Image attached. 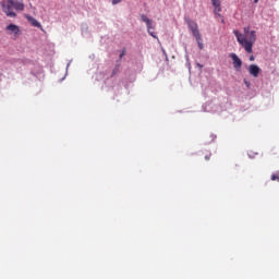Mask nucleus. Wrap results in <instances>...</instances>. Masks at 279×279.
I'll list each match as a JSON object with an SVG mask.
<instances>
[{
	"label": "nucleus",
	"mask_w": 279,
	"mask_h": 279,
	"mask_svg": "<svg viewBox=\"0 0 279 279\" xmlns=\"http://www.w3.org/2000/svg\"><path fill=\"white\" fill-rule=\"evenodd\" d=\"M233 34L246 53H252V48L254 47V43H256V31H250V27H244V34H241L239 31H233Z\"/></svg>",
	"instance_id": "obj_1"
},
{
	"label": "nucleus",
	"mask_w": 279,
	"mask_h": 279,
	"mask_svg": "<svg viewBox=\"0 0 279 279\" xmlns=\"http://www.w3.org/2000/svg\"><path fill=\"white\" fill-rule=\"evenodd\" d=\"M2 11L10 19H16V10L17 12H23L25 10V4L20 0H2L1 1Z\"/></svg>",
	"instance_id": "obj_2"
},
{
	"label": "nucleus",
	"mask_w": 279,
	"mask_h": 279,
	"mask_svg": "<svg viewBox=\"0 0 279 279\" xmlns=\"http://www.w3.org/2000/svg\"><path fill=\"white\" fill-rule=\"evenodd\" d=\"M185 23L189 26V29L192 32V35L194 36V38H197L199 40V28L197 26V22L193 21L191 19H185Z\"/></svg>",
	"instance_id": "obj_3"
},
{
	"label": "nucleus",
	"mask_w": 279,
	"mask_h": 279,
	"mask_svg": "<svg viewBox=\"0 0 279 279\" xmlns=\"http://www.w3.org/2000/svg\"><path fill=\"white\" fill-rule=\"evenodd\" d=\"M141 19L144 23H146L147 32H148L149 36H151L153 38H158L156 36V33H154V29H156L154 22L151 20H149L145 14L141 15Z\"/></svg>",
	"instance_id": "obj_4"
},
{
	"label": "nucleus",
	"mask_w": 279,
	"mask_h": 279,
	"mask_svg": "<svg viewBox=\"0 0 279 279\" xmlns=\"http://www.w3.org/2000/svg\"><path fill=\"white\" fill-rule=\"evenodd\" d=\"M230 58L233 62V69H235V71H241V66H243V61L239 58V56H236V53H231Z\"/></svg>",
	"instance_id": "obj_5"
},
{
	"label": "nucleus",
	"mask_w": 279,
	"mask_h": 279,
	"mask_svg": "<svg viewBox=\"0 0 279 279\" xmlns=\"http://www.w3.org/2000/svg\"><path fill=\"white\" fill-rule=\"evenodd\" d=\"M25 19L28 21V23H31V25L33 27H38V29H41V32H43V24H40V22H38L35 17H33L32 15L26 14Z\"/></svg>",
	"instance_id": "obj_6"
},
{
	"label": "nucleus",
	"mask_w": 279,
	"mask_h": 279,
	"mask_svg": "<svg viewBox=\"0 0 279 279\" xmlns=\"http://www.w3.org/2000/svg\"><path fill=\"white\" fill-rule=\"evenodd\" d=\"M248 73L252 77H258V75H260V68L256 64H251L248 66Z\"/></svg>",
	"instance_id": "obj_7"
},
{
	"label": "nucleus",
	"mask_w": 279,
	"mask_h": 279,
	"mask_svg": "<svg viewBox=\"0 0 279 279\" xmlns=\"http://www.w3.org/2000/svg\"><path fill=\"white\" fill-rule=\"evenodd\" d=\"M211 4L214 5L215 14H219L221 12V0H211Z\"/></svg>",
	"instance_id": "obj_8"
},
{
	"label": "nucleus",
	"mask_w": 279,
	"mask_h": 279,
	"mask_svg": "<svg viewBox=\"0 0 279 279\" xmlns=\"http://www.w3.org/2000/svg\"><path fill=\"white\" fill-rule=\"evenodd\" d=\"M7 31L8 32H12V34H19V32H21L20 29H19V26H16L15 24H10V25H8L7 26Z\"/></svg>",
	"instance_id": "obj_9"
},
{
	"label": "nucleus",
	"mask_w": 279,
	"mask_h": 279,
	"mask_svg": "<svg viewBox=\"0 0 279 279\" xmlns=\"http://www.w3.org/2000/svg\"><path fill=\"white\" fill-rule=\"evenodd\" d=\"M196 43H197V45H198V49H204V44L202 43V35H199V39L198 38H196Z\"/></svg>",
	"instance_id": "obj_10"
},
{
	"label": "nucleus",
	"mask_w": 279,
	"mask_h": 279,
	"mask_svg": "<svg viewBox=\"0 0 279 279\" xmlns=\"http://www.w3.org/2000/svg\"><path fill=\"white\" fill-rule=\"evenodd\" d=\"M123 0H111L112 5H119Z\"/></svg>",
	"instance_id": "obj_11"
},
{
	"label": "nucleus",
	"mask_w": 279,
	"mask_h": 279,
	"mask_svg": "<svg viewBox=\"0 0 279 279\" xmlns=\"http://www.w3.org/2000/svg\"><path fill=\"white\" fill-rule=\"evenodd\" d=\"M117 73H119V65H117L113 71H112V75H117Z\"/></svg>",
	"instance_id": "obj_12"
},
{
	"label": "nucleus",
	"mask_w": 279,
	"mask_h": 279,
	"mask_svg": "<svg viewBox=\"0 0 279 279\" xmlns=\"http://www.w3.org/2000/svg\"><path fill=\"white\" fill-rule=\"evenodd\" d=\"M123 56H125V50H123V51L120 53V60H121V58H123Z\"/></svg>",
	"instance_id": "obj_13"
},
{
	"label": "nucleus",
	"mask_w": 279,
	"mask_h": 279,
	"mask_svg": "<svg viewBox=\"0 0 279 279\" xmlns=\"http://www.w3.org/2000/svg\"><path fill=\"white\" fill-rule=\"evenodd\" d=\"M250 61H251V62H254V56H251V57H250Z\"/></svg>",
	"instance_id": "obj_14"
},
{
	"label": "nucleus",
	"mask_w": 279,
	"mask_h": 279,
	"mask_svg": "<svg viewBox=\"0 0 279 279\" xmlns=\"http://www.w3.org/2000/svg\"><path fill=\"white\" fill-rule=\"evenodd\" d=\"M244 84L250 87V82L244 81Z\"/></svg>",
	"instance_id": "obj_15"
},
{
	"label": "nucleus",
	"mask_w": 279,
	"mask_h": 279,
	"mask_svg": "<svg viewBox=\"0 0 279 279\" xmlns=\"http://www.w3.org/2000/svg\"><path fill=\"white\" fill-rule=\"evenodd\" d=\"M254 3H258V0H254Z\"/></svg>",
	"instance_id": "obj_16"
}]
</instances>
